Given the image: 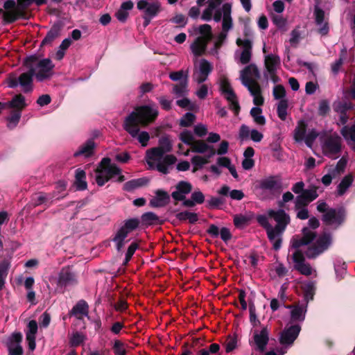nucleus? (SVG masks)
I'll return each mask as SVG.
<instances>
[{
    "label": "nucleus",
    "mask_w": 355,
    "mask_h": 355,
    "mask_svg": "<svg viewBox=\"0 0 355 355\" xmlns=\"http://www.w3.org/2000/svg\"><path fill=\"white\" fill-rule=\"evenodd\" d=\"M157 107L150 105H139L134 108L124 119L123 128L132 137H135L140 128H146L157 119Z\"/></svg>",
    "instance_id": "f257e3e1"
},
{
    "label": "nucleus",
    "mask_w": 355,
    "mask_h": 355,
    "mask_svg": "<svg viewBox=\"0 0 355 355\" xmlns=\"http://www.w3.org/2000/svg\"><path fill=\"white\" fill-rule=\"evenodd\" d=\"M332 243V236L329 232L322 233L312 244H310L302 236L301 238L292 239V248L300 250V248L307 245L306 250L303 252L309 259H314L329 249Z\"/></svg>",
    "instance_id": "f03ea898"
},
{
    "label": "nucleus",
    "mask_w": 355,
    "mask_h": 355,
    "mask_svg": "<svg viewBox=\"0 0 355 355\" xmlns=\"http://www.w3.org/2000/svg\"><path fill=\"white\" fill-rule=\"evenodd\" d=\"M260 78V72L254 64L248 65L241 71L242 84L248 88L250 94L254 97L253 103L257 106H261L264 103L261 89L257 82Z\"/></svg>",
    "instance_id": "7ed1b4c3"
},
{
    "label": "nucleus",
    "mask_w": 355,
    "mask_h": 355,
    "mask_svg": "<svg viewBox=\"0 0 355 355\" xmlns=\"http://www.w3.org/2000/svg\"><path fill=\"white\" fill-rule=\"evenodd\" d=\"M22 67L27 71L21 73L18 77L15 73L8 74L6 81L9 88H16L20 86L21 90L25 94L31 93L34 89V77H35V71L28 65L24 58L22 62Z\"/></svg>",
    "instance_id": "20e7f679"
},
{
    "label": "nucleus",
    "mask_w": 355,
    "mask_h": 355,
    "mask_svg": "<svg viewBox=\"0 0 355 355\" xmlns=\"http://www.w3.org/2000/svg\"><path fill=\"white\" fill-rule=\"evenodd\" d=\"M25 59L28 64L35 71V76L37 81L42 82L53 76L55 64L50 58L40 59L37 55H31Z\"/></svg>",
    "instance_id": "39448f33"
},
{
    "label": "nucleus",
    "mask_w": 355,
    "mask_h": 355,
    "mask_svg": "<svg viewBox=\"0 0 355 355\" xmlns=\"http://www.w3.org/2000/svg\"><path fill=\"white\" fill-rule=\"evenodd\" d=\"M140 224L137 218H131L125 220L123 225L116 230L112 238V241L115 244V248L118 252H121L125 244L129 241L126 240L128 234L136 230Z\"/></svg>",
    "instance_id": "423d86ee"
},
{
    "label": "nucleus",
    "mask_w": 355,
    "mask_h": 355,
    "mask_svg": "<svg viewBox=\"0 0 355 355\" xmlns=\"http://www.w3.org/2000/svg\"><path fill=\"white\" fill-rule=\"evenodd\" d=\"M317 210L323 213L322 216V222L327 225L336 224L340 225L345 220V209L343 207L338 208H329L324 201L318 202Z\"/></svg>",
    "instance_id": "0eeeda50"
},
{
    "label": "nucleus",
    "mask_w": 355,
    "mask_h": 355,
    "mask_svg": "<svg viewBox=\"0 0 355 355\" xmlns=\"http://www.w3.org/2000/svg\"><path fill=\"white\" fill-rule=\"evenodd\" d=\"M220 91L225 95V99L229 102L230 109L234 112L236 116L239 115L241 107L238 98L226 77H223L220 79Z\"/></svg>",
    "instance_id": "6e6552de"
},
{
    "label": "nucleus",
    "mask_w": 355,
    "mask_h": 355,
    "mask_svg": "<svg viewBox=\"0 0 355 355\" xmlns=\"http://www.w3.org/2000/svg\"><path fill=\"white\" fill-rule=\"evenodd\" d=\"M173 149L171 141L168 135H164L159 138L158 146L150 148L146 152V156L151 160H159L164 155L170 153Z\"/></svg>",
    "instance_id": "1a4fd4ad"
},
{
    "label": "nucleus",
    "mask_w": 355,
    "mask_h": 355,
    "mask_svg": "<svg viewBox=\"0 0 355 355\" xmlns=\"http://www.w3.org/2000/svg\"><path fill=\"white\" fill-rule=\"evenodd\" d=\"M78 284L76 275L70 266L63 267L58 273L56 281L57 288L64 293L68 286H73Z\"/></svg>",
    "instance_id": "9d476101"
},
{
    "label": "nucleus",
    "mask_w": 355,
    "mask_h": 355,
    "mask_svg": "<svg viewBox=\"0 0 355 355\" xmlns=\"http://www.w3.org/2000/svg\"><path fill=\"white\" fill-rule=\"evenodd\" d=\"M282 188V179L279 175H270L266 178L257 182L255 189L261 190L262 192L269 191L273 193Z\"/></svg>",
    "instance_id": "9b49d317"
},
{
    "label": "nucleus",
    "mask_w": 355,
    "mask_h": 355,
    "mask_svg": "<svg viewBox=\"0 0 355 355\" xmlns=\"http://www.w3.org/2000/svg\"><path fill=\"white\" fill-rule=\"evenodd\" d=\"M318 187L311 185L309 189H304L302 193L298 195L295 201V209H300L302 207H306L315 200L318 197Z\"/></svg>",
    "instance_id": "f8f14e48"
},
{
    "label": "nucleus",
    "mask_w": 355,
    "mask_h": 355,
    "mask_svg": "<svg viewBox=\"0 0 355 355\" xmlns=\"http://www.w3.org/2000/svg\"><path fill=\"white\" fill-rule=\"evenodd\" d=\"M305 254L302 250H295L293 255L292 259L294 262V269L300 274L309 276L312 274V268L309 263H306Z\"/></svg>",
    "instance_id": "ddd939ff"
},
{
    "label": "nucleus",
    "mask_w": 355,
    "mask_h": 355,
    "mask_svg": "<svg viewBox=\"0 0 355 355\" xmlns=\"http://www.w3.org/2000/svg\"><path fill=\"white\" fill-rule=\"evenodd\" d=\"M267 213L268 217L273 218L277 223L274 227L275 230L284 232L291 221L289 215L282 209L278 210L269 209Z\"/></svg>",
    "instance_id": "4468645a"
},
{
    "label": "nucleus",
    "mask_w": 355,
    "mask_h": 355,
    "mask_svg": "<svg viewBox=\"0 0 355 355\" xmlns=\"http://www.w3.org/2000/svg\"><path fill=\"white\" fill-rule=\"evenodd\" d=\"M301 331L299 324H293L285 328L280 334L279 343L284 346L291 347L298 337Z\"/></svg>",
    "instance_id": "2eb2a0df"
},
{
    "label": "nucleus",
    "mask_w": 355,
    "mask_h": 355,
    "mask_svg": "<svg viewBox=\"0 0 355 355\" xmlns=\"http://www.w3.org/2000/svg\"><path fill=\"white\" fill-rule=\"evenodd\" d=\"M270 330L268 327H263L259 330H254L253 332V343L256 346V350L263 352L266 349L269 341Z\"/></svg>",
    "instance_id": "dca6fc26"
},
{
    "label": "nucleus",
    "mask_w": 355,
    "mask_h": 355,
    "mask_svg": "<svg viewBox=\"0 0 355 355\" xmlns=\"http://www.w3.org/2000/svg\"><path fill=\"white\" fill-rule=\"evenodd\" d=\"M175 191L171 193V197L175 201L174 205H177L178 202L184 200L186 196L192 191L193 186L189 182L181 180L175 184Z\"/></svg>",
    "instance_id": "f3484780"
},
{
    "label": "nucleus",
    "mask_w": 355,
    "mask_h": 355,
    "mask_svg": "<svg viewBox=\"0 0 355 355\" xmlns=\"http://www.w3.org/2000/svg\"><path fill=\"white\" fill-rule=\"evenodd\" d=\"M323 150L327 154L336 155L341 150V137L336 133L327 137L323 144Z\"/></svg>",
    "instance_id": "a211bd4d"
},
{
    "label": "nucleus",
    "mask_w": 355,
    "mask_h": 355,
    "mask_svg": "<svg viewBox=\"0 0 355 355\" xmlns=\"http://www.w3.org/2000/svg\"><path fill=\"white\" fill-rule=\"evenodd\" d=\"M137 7L139 10H144V15L152 18L155 17L161 11V3L158 1L150 3L146 0H140Z\"/></svg>",
    "instance_id": "6ab92c4d"
},
{
    "label": "nucleus",
    "mask_w": 355,
    "mask_h": 355,
    "mask_svg": "<svg viewBox=\"0 0 355 355\" xmlns=\"http://www.w3.org/2000/svg\"><path fill=\"white\" fill-rule=\"evenodd\" d=\"M63 27L64 24L62 21L58 20L55 21L42 40L40 46L51 45L60 35Z\"/></svg>",
    "instance_id": "aec40b11"
},
{
    "label": "nucleus",
    "mask_w": 355,
    "mask_h": 355,
    "mask_svg": "<svg viewBox=\"0 0 355 355\" xmlns=\"http://www.w3.org/2000/svg\"><path fill=\"white\" fill-rule=\"evenodd\" d=\"M206 232L212 238H217L220 236L222 241L225 243L230 241L232 238V234L229 228L223 227L219 230L214 224H211Z\"/></svg>",
    "instance_id": "412c9836"
},
{
    "label": "nucleus",
    "mask_w": 355,
    "mask_h": 355,
    "mask_svg": "<svg viewBox=\"0 0 355 355\" xmlns=\"http://www.w3.org/2000/svg\"><path fill=\"white\" fill-rule=\"evenodd\" d=\"M155 194V196L150 200V205L152 207H163L170 202L171 196L167 191L157 189Z\"/></svg>",
    "instance_id": "4be33fe9"
},
{
    "label": "nucleus",
    "mask_w": 355,
    "mask_h": 355,
    "mask_svg": "<svg viewBox=\"0 0 355 355\" xmlns=\"http://www.w3.org/2000/svg\"><path fill=\"white\" fill-rule=\"evenodd\" d=\"M95 148L96 144L94 139H89L74 153L73 157H78L79 156H83L85 158L90 157L94 155Z\"/></svg>",
    "instance_id": "5701e85b"
},
{
    "label": "nucleus",
    "mask_w": 355,
    "mask_h": 355,
    "mask_svg": "<svg viewBox=\"0 0 355 355\" xmlns=\"http://www.w3.org/2000/svg\"><path fill=\"white\" fill-rule=\"evenodd\" d=\"M315 21L317 26H321L318 28V33L321 35H327L329 31L328 22H324V12L321 8L316 7L314 10Z\"/></svg>",
    "instance_id": "b1692460"
},
{
    "label": "nucleus",
    "mask_w": 355,
    "mask_h": 355,
    "mask_svg": "<svg viewBox=\"0 0 355 355\" xmlns=\"http://www.w3.org/2000/svg\"><path fill=\"white\" fill-rule=\"evenodd\" d=\"M6 103V108L22 112L26 107V98L21 94H15L10 101Z\"/></svg>",
    "instance_id": "393cba45"
},
{
    "label": "nucleus",
    "mask_w": 355,
    "mask_h": 355,
    "mask_svg": "<svg viewBox=\"0 0 355 355\" xmlns=\"http://www.w3.org/2000/svg\"><path fill=\"white\" fill-rule=\"evenodd\" d=\"M266 232L268 240L272 243L273 250L278 251L282 248V234L284 232L277 231L275 227H272Z\"/></svg>",
    "instance_id": "a878e982"
},
{
    "label": "nucleus",
    "mask_w": 355,
    "mask_h": 355,
    "mask_svg": "<svg viewBox=\"0 0 355 355\" xmlns=\"http://www.w3.org/2000/svg\"><path fill=\"white\" fill-rule=\"evenodd\" d=\"M18 10H19V1H17V6L15 10L5 12L2 8H0V15H3V21L6 24H12L19 19H26V17H27L26 10H21V11L23 12V17L19 16L18 15V13H17Z\"/></svg>",
    "instance_id": "bb28decb"
},
{
    "label": "nucleus",
    "mask_w": 355,
    "mask_h": 355,
    "mask_svg": "<svg viewBox=\"0 0 355 355\" xmlns=\"http://www.w3.org/2000/svg\"><path fill=\"white\" fill-rule=\"evenodd\" d=\"M177 158L173 155H166L162 161H159L156 165V169L162 174L166 175L169 173L168 166L174 164Z\"/></svg>",
    "instance_id": "cd10ccee"
},
{
    "label": "nucleus",
    "mask_w": 355,
    "mask_h": 355,
    "mask_svg": "<svg viewBox=\"0 0 355 355\" xmlns=\"http://www.w3.org/2000/svg\"><path fill=\"white\" fill-rule=\"evenodd\" d=\"M209 42L205 40L203 37H197L191 45V49L196 56L202 55L207 49Z\"/></svg>",
    "instance_id": "c85d7f7f"
},
{
    "label": "nucleus",
    "mask_w": 355,
    "mask_h": 355,
    "mask_svg": "<svg viewBox=\"0 0 355 355\" xmlns=\"http://www.w3.org/2000/svg\"><path fill=\"white\" fill-rule=\"evenodd\" d=\"M280 63L281 60L277 55L269 54L265 56L264 64L268 72L277 71Z\"/></svg>",
    "instance_id": "c756f323"
},
{
    "label": "nucleus",
    "mask_w": 355,
    "mask_h": 355,
    "mask_svg": "<svg viewBox=\"0 0 355 355\" xmlns=\"http://www.w3.org/2000/svg\"><path fill=\"white\" fill-rule=\"evenodd\" d=\"M148 182L149 180L147 178L131 180L123 184V189L125 191L130 192L137 188L147 185Z\"/></svg>",
    "instance_id": "7c9ffc66"
},
{
    "label": "nucleus",
    "mask_w": 355,
    "mask_h": 355,
    "mask_svg": "<svg viewBox=\"0 0 355 355\" xmlns=\"http://www.w3.org/2000/svg\"><path fill=\"white\" fill-rule=\"evenodd\" d=\"M287 309H292L291 311V318L293 321H299L302 322L305 319V314L306 312V309L303 307L302 306H293L288 305L286 306Z\"/></svg>",
    "instance_id": "2f4dec72"
},
{
    "label": "nucleus",
    "mask_w": 355,
    "mask_h": 355,
    "mask_svg": "<svg viewBox=\"0 0 355 355\" xmlns=\"http://www.w3.org/2000/svg\"><path fill=\"white\" fill-rule=\"evenodd\" d=\"M75 182L74 184L76 187V189L78 191H85L87 188V183L86 182V173L85 172L80 169L78 168L76 171L75 175Z\"/></svg>",
    "instance_id": "473e14b6"
},
{
    "label": "nucleus",
    "mask_w": 355,
    "mask_h": 355,
    "mask_svg": "<svg viewBox=\"0 0 355 355\" xmlns=\"http://www.w3.org/2000/svg\"><path fill=\"white\" fill-rule=\"evenodd\" d=\"M10 268V259L4 258L3 260L0 261V290H1L4 286L5 281L8 276Z\"/></svg>",
    "instance_id": "72a5a7b5"
},
{
    "label": "nucleus",
    "mask_w": 355,
    "mask_h": 355,
    "mask_svg": "<svg viewBox=\"0 0 355 355\" xmlns=\"http://www.w3.org/2000/svg\"><path fill=\"white\" fill-rule=\"evenodd\" d=\"M89 306L87 303L83 300H79L76 305L69 311V317L72 315L76 316L78 314L87 315L88 314Z\"/></svg>",
    "instance_id": "f704fd0d"
},
{
    "label": "nucleus",
    "mask_w": 355,
    "mask_h": 355,
    "mask_svg": "<svg viewBox=\"0 0 355 355\" xmlns=\"http://www.w3.org/2000/svg\"><path fill=\"white\" fill-rule=\"evenodd\" d=\"M22 112L11 110L10 114L6 117L7 127L10 130L14 129L18 125L21 117Z\"/></svg>",
    "instance_id": "c9c22d12"
},
{
    "label": "nucleus",
    "mask_w": 355,
    "mask_h": 355,
    "mask_svg": "<svg viewBox=\"0 0 355 355\" xmlns=\"http://www.w3.org/2000/svg\"><path fill=\"white\" fill-rule=\"evenodd\" d=\"M19 1V10L17 13L23 17V12L21 10H27L33 3L37 6H42L47 3V0H17Z\"/></svg>",
    "instance_id": "e433bc0d"
},
{
    "label": "nucleus",
    "mask_w": 355,
    "mask_h": 355,
    "mask_svg": "<svg viewBox=\"0 0 355 355\" xmlns=\"http://www.w3.org/2000/svg\"><path fill=\"white\" fill-rule=\"evenodd\" d=\"M188 86L187 74H185V78L181 80L178 84L174 85L173 92L178 97L183 96L187 94Z\"/></svg>",
    "instance_id": "4c0bfd02"
},
{
    "label": "nucleus",
    "mask_w": 355,
    "mask_h": 355,
    "mask_svg": "<svg viewBox=\"0 0 355 355\" xmlns=\"http://www.w3.org/2000/svg\"><path fill=\"white\" fill-rule=\"evenodd\" d=\"M306 127L307 125L304 121L301 120L298 122L294 130V139L296 141L299 142L304 140L306 132Z\"/></svg>",
    "instance_id": "58836bf2"
},
{
    "label": "nucleus",
    "mask_w": 355,
    "mask_h": 355,
    "mask_svg": "<svg viewBox=\"0 0 355 355\" xmlns=\"http://www.w3.org/2000/svg\"><path fill=\"white\" fill-rule=\"evenodd\" d=\"M353 182V177L350 175L345 176L337 187L338 196H343L347 189L351 186Z\"/></svg>",
    "instance_id": "ea45409f"
},
{
    "label": "nucleus",
    "mask_w": 355,
    "mask_h": 355,
    "mask_svg": "<svg viewBox=\"0 0 355 355\" xmlns=\"http://www.w3.org/2000/svg\"><path fill=\"white\" fill-rule=\"evenodd\" d=\"M191 148L193 153L202 154L208 151L209 145L206 141L198 139L196 140Z\"/></svg>",
    "instance_id": "a19ab883"
},
{
    "label": "nucleus",
    "mask_w": 355,
    "mask_h": 355,
    "mask_svg": "<svg viewBox=\"0 0 355 355\" xmlns=\"http://www.w3.org/2000/svg\"><path fill=\"white\" fill-rule=\"evenodd\" d=\"M250 115L254 119V121L259 125H263L266 124V118L261 115L262 110L259 107H254L250 110Z\"/></svg>",
    "instance_id": "79ce46f5"
},
{
    "label": "nucleus",
    "mask_w": 355,
    "mask_h": 355,
    "mask_svg": "<svg viewBox=\"0 0 355 355\" xmlns=\"http://www.w3.org/2000/svg\"><path fill=\"white\" fill-rule=\"evenodd\" d=\"M288 107V102L287 99H282L278 103L277 113L279 118L282 121H285L286 119Z\"/></svg>",
    "instance_id": "37998d69"
},
{
    "label": "nucleus",
    "mask_w": 355,
    "mask_h": 355,
    "mask_svg": "<svg viewBox=\"0 0 355 355\" xmlns=\"http://www.w3.org/2000/svg\"><path fill=\"white\" fill-rule=\"evenodd\" d=\"M139 245L137 241H132L130 245L128 247L127 251L125 254V259L123 262V266H126L128 262L131 260L135 251L139 249Z\"/></svg>",
    "instance_id": "c03bdc74"
},
{
    "label": "nucleus",
    "mask_w": 355,
    "mask_h": 355,
    "mask_svg": "<svg viewBox=\"0 0 355 355\" xmlns=\"http://www.w3.org/2000/svg\"><path fill=\"white\" fill-rule=\"evenodd\" d=\"M179 139L181 140L182 142L189 146L191 148L196 141V139H194L192 132L187 129L184 130L182 132H180L179 135Z\"/></svg>",
    "instance_id": "a18cd8bd"
},
{
    "label": "nucleus",
    "mask_w": 355,
    "mask_h": 355,
    "mask_svg": "<svg viewBox=\"0 0 355 355\" xmlns=\"http://www.w3.org/2000/svg\"><path fill=\"white\" fill-rule=\"evenodd\" d=\"M141 220L147 225H152L158 223L159 219L158 216L155 213L149 211L142 214Z\"/></svg>",
    "instance_id": "49530a36"
},
{
    "label": "nucleus",
    "mask_w": 355,
    "mask_h": 355,
    "mask_svg": "<svg viewBox=\"0 0 355 355\" xmlns=\"http://www.w3.org/2000/svg\"><path fill=\"white\" fill-rule=\"evenodd\" d=\"M251 218L248 216L239 214L234 217V225L237 228H243L249 225Z\"/></svg>",
    "instance_id": "de8ad7c7"
},
{
    "label": "nucleus",
    "mask_w": 355,
    "mask_h": 355,
    "mask_svg": "<svg viewBox=\"0 0 355 355\" xmlns=\"http://www.w3.org/2000/svg\"><path fill=\"white\" fill-rule=\"evenodd\" d=\"M199 33L202 35L199 37H203L205 40L210 42L213 38L211 27L209 24H202L199 26Z\"/></svg>",
    "instance_id": "09e8293b"
},
{
    "label": "nucleus",
    "mask_w": 355,
    "mask_h": 355,
    "mask_svg": "<svg viewBox=\"0 0 355 355\" xmlns=\"http://www.w3.org/2000/svg\"><path fill=\"white\" fill-rule=\"evenodd\" d=\"M341 135L346 140H352L355 142V125L348 127L345 125L340 131Z\"/></svg>",
    "instance_id": "8fccbe9b"
},
{
    "label": "nucleus",
    "mask_w": 355,
    "mask_h": 355,
    "mask_svg": "<svg viewBox=\"0 0 355 355\" xmlns=\"http://www.w3.org/2000/svg\"><path fill=\"white\" fill-rule=\"evenodd\" d=\"M304 298L308 302L309 300L313 299V295L315 294V285L313 282H309L303 286L302 287Z\"/></svg>",
    "instance_id": "3c124183"
},
{
    "label": "nucleus",
    "mask_w": 355,
    "mask_h": 355,
    "mask_svg": "<svg viewBox=\"0 0 355 355\" xmlns=\"http://www.w3.org/2000/svg\"><path fill=\"white\" fill-rule=\"evenodd\" d=\"M196 120V116L191 112H187L180 119V125L181 127L188 128L191 126Z\"/></svg>",
    "instance_id": "603ef678"
},
{
    "label": "nucleus",
    "mask_w": 355,
    "mask_h": 355,
    "mask_svg": "<svg viewBox=\"0 0 355 355\" xmlns=\"http://www.w3.org/2000/svg\"><path fill=\"white\" fill-rule=\"evenodd\" d=\"M200 342V338H195L193 340L192 344L189 345L187 343H185L182 346V353L181 355H193V352L195 351L194 347Z\"/></svg>",
    "instance_id": "864d4df0"
},
{
    "label": "nucleus",
    "mask_w": 355,
    "mask_h": 355,
    "mask_svg": "<svg viewBox=\"0 0 355 355\" xmlns=\"http://www.w3.org/2000/svg\"><path fill=\"white\" fill-rule=\"evenodd\" d=\"M170 21L178 24V28H182L187 24L188 19L183 14H177L170 19Z\"/></svg>",
    "instance_id": "5fc2aeb1"
},
{
    "label": "nucleus",
    "mask_w": 355,
    "mask_h": 355,
    "mask_svg": "<svg viewBox=\"0 0 355 355\" xmlns=\"http://www.w3.org/2000/svg\"><path fill=\"white\" fill-rule=\"evenodd\" d=\"M42 204H45V205L48 207V202L46 201V198H45L44 193L40 192L35 194L32 198V206L33 207H36Z\"/></svg>",
    "instance_id": "6e6d98bb"
},
{
    "label": "nucleus",
    "mask_w": 355,
    "mask_h": 355,
    "mask_svg": "<svg viewBox=\"0 0 355 355\" xmlns=\"http://www.w3.org/2000/svg\"><path fill=\"white\" fill-rule=\"evenodd\" d=\"M302 236L308 241L310 244L313 243V241L316 240L317 233L309 229L308 227H304L302 230Z\"/></svg>",
    "instance_id": "4d7b16f0"
},
{
    "label": "nucleus",
    "mask_w": 355,
    "mask_h": 355,
    "mask_svg": "<svg viewBox=\"0 0 355 355\" xmlns=\"http://www.w3.org/2000/svg\"><path fill=\"white\" fill-rule=\"evenodd\" d=\"M85 340V336L83 334L76 331L73 334L71 338L69 340V343L71 347H78L83 343Z\"/></svg>",
    "instance_id": "13d9d810"
},
{
    "label": "nucleus",
    "mask_w": 355,
    "mask_h": 355,
    "mask_svg": "<svg viewBox=\"0 0 355 355\" xmlns=\"http://www.w3.org/2000/svg\"><path fill=\"white\" fill-rule=\"evenodd\" d=\"M213 67L209 62L205 59H202L200 62V73L204 76H209L212 71Z\"/></svg>",
    "instance_id": "bf43d9fd"
},
{
    "label": "nucleus",
    "mask_w": 355,
    "mask_h": 355,
    "mask_svg": "<svg viewBox=\"0 0 355 355\" xmlns=\"http://www.w3.org/2000/svg\"><path fill=\"white\" fill-rule=\"evenodd\" d=\"M330 112L329 102L327 99L321 100L319 102L318 114L320 116H325Z\"/></svg>",
    "instance_id": "052dcab7"
},
{
    "label": "nucleus",
    "mask_w": 355,
    "mask_h": 355,
    "mask_svg": "<svg viewBox=\"0 0 355 355\" xmlns=\"http://www.w3.org/2000/svg\"><path fill=\"white\" fill-rule=\"evenodd\" d=\"M104 173H105V175L110 180L115 175H119L121 173V169L116 164H113L112 166L107 167Z\"/></svg>",
    "instance_id": "680f3d73"
},
{
    "label": "nucleus",
    "mask_w": 355,
    "mask_h": 355,
    "mask_svg": "<svg viewBox=\"0 0 355 355\" xmlns=\"http://www.w3.org/2000/svg\"><path fill=\"white\" fill-rule=\"evenodd\" d=\"M272 94L275 99H286V89L282 85H277L275 86L273 88Z\"/></svg>",
    "instance_id": "e2e57ef3"
},
{
    "label": "nucleus",
    "mask_w": 355,
    "mask_h": 355,
    "mask_svg": "<svg viewBox=\"0 0 355 355\" xmlns=\"http://www.w3.org/2000/svg\"><path fill=\"white\" fill-rule=\"evenodd\" d=\"M191 162L194 165L193 171L195 172L198 168H202L204 164L208 163V160L200 155H195L191 158Z\"/></svg>",
    "instance_id": "0e129e2a"
},
{
    "label": "nucleus",
    "mask_w": 355,
    "mask_h": 355,
    "mask_svg": "<svg viewBox=\"0 0 355 355\" xmlns=\"http://www.w3.org/2000/svg\"><path fill=\"white\" fill-rule=\"evenodd\" d=\"M224 201L218 197H211L210 200H207L206 207L209 209L219 207L223 204Z\"/></svg>",
    "instance_id": "69168bd1"
},
{
    "label": "nucleus",
    "mask_w": 355,
    "mask_h": 355,
    "mask_svg": "<svg viewBox=\"0 0 355 355\" xmlns=\"http://www.w3.org/2000/svg\"><path fill=\"white\" fill-rule=\"evenodd\" d=\"M27 329H28L26 332V337H28V336L31 337H36L35 335L38 329L37 322L36 320H31L27 325Z\"/></svg>",
    "instance_id": "338daca9"
},
{
    "label": "nucleus",
    "mask_w": 355,
    "mask_h": 355,
    "mask_svg": "<svg viewBox=\"0 0 355 355\" xmlns=\"http://www.w3.org/2000/svg\"><path fill=\"white\" fill-rule=\"evenodd\" d=\"M113 352L115 355H125L127 353L126 349L124 347V344L119 340L114 341L113 345Z\"/></svg>",
    "instance_id": "774afa93"
}]
</instances>
